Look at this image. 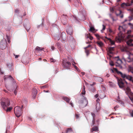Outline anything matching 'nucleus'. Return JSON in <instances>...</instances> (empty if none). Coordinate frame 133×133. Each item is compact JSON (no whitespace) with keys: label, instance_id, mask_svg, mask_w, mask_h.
Returning a JSON list of instances; mask_svg holds the SVG:
<instances>
[{"label":"nucleus","instance_id":"nucleus-1","mask_svg":"<svg viewBox=\"0 0 133 133\" xmlns=\"http://www.w3.org/2000/svg\"><path fill=\"white\" fill-rule=\"evenodd\" d=\"M127 28V25H124L122 26H119L118 30L119 32L115 38L116 41L117 43H120L123 41L125 37L124 33Z\"/></svg>","mask_w":133,"mask_h":133},{"label":"nucleus","instance_id":"nucleus-2","mask_svg":"<svg viewBox=\"0 0 133 133\" xmlns=\"http://www.w3.org/2000/svg\"><path fill=\"white\" fill-rule=\"evenodd\" d=\"M23 107V105H22L21 108H20L18 106L16 107L15 108L14 112L17 117H19L21 115L22 113V109Z\"/></svg>","mask_w":133,"mask_h":133},{"label":"nucleus","instance_id":"nucleus-3","mask_svg":"<svg viewBox=\"0 0 133 133\" xmlns=\"http://www.w3.org/2000/svg\"><path fill=\"white\" fill-rule=\"evenodd\" d=\"M115 70L117 73L120 74L121 76L123 78H126L129 80H130L132 78V76L128 75H127L125 74H123L122 72L118 71L117 69L115 68Z\"/></svg>","mask_w":133,"mask_h":133},{"label":"nucleus","instance_id":"nucleus-4","mask_svg":"<svg viewBox=\"0 0 133 133\" xmlns=\"http://www.w3.org/2000/svg\"><path fill=\"white\" fill-rule=\"evenodd\" d=\"M79 106L80 107L84 108L86 107L88 104V101L84 97L79 101Z\"/></svg>","mask_w":133,"mask_h":133},{"label":"nucleus","instance_id":"nucleus-5","mask_svg":"<svg viewBox=\"0 0 133 133\" xmlns=\"http://www.w3.org/2000/svg\"><path fill=\"white\" fill-rule=\"evenodd\" d=\"M1 104L3 108L5 109V108L7 107L10 105L9 100L8 99H5L4 102H1Z\"/></svg>","mask_w":133,"mask_h":133},{"label":"nucleus","instance_id":"nucleus-6","mask_svg":"<svg viewBox=\"0 0 133 133\" xmlns=\"http://www.w3.org/2000/svg\"><path fill=\"white\" fill-rule=\"evenodd\" d=\"M64 67L66 69H69L71 65V63L66 60H63L62 62Z\"/></svg>","mask_w":133,"mask_h":133},{"label":"nucleus","instance_id":"nucleus-7","mask_svg":"<svg viewBox=\"0 0 133 133\" xmlns=\"http://www.w3.org/2000/svg\"><path fill=\"white\" fill-rule=\"evenodd\" d=\"M70 39L71 40L70 42V45L72 48H73L76 44V41L75 39H74L73 37L71 36H70Z\"/></svg>","mask_w":133,"mask_h":133},{"label":"nucleus","instance_id":"nucleus-8","mask_svg":"<svg viewBox=\"0 0 133 133\" xmlns=\"http://www.w3.org/2000/svg\"><path fill=\"white\" fill-rule=\"evenodd\" d=\"M115 58L116 60L117 61L116 63H117V64L116 65V66H118L119 67H121L122 66L121 64L122 63V62L121 60L119 59V56L116 57H115Z\"/></svg>","mask_w":133,"mask_h":133},{"label":"nucleus","instance_id":"nucleus-9","mask_svg":"<svg viewBox=\"0 0 133 133\" xmlns=\"http://www.w3.org/2000/svg\"><path fill=\"white\" fill-rule=\"evenodd\" d=\"M118 84L120 88H122L124 87V83L121 79H118Z\"/></svg>","mask_w":133,"mask_h":133},{"label":"nucleus","instance_id":"nucleus-10","mask_svg":"<svg viewBox=\"0 0 133 133\" xmlns=\"http://www.w3.org/2000/svg\"><path fill=\"white\" fill-rule=\"evenodd\" d=\"M66 31L68 34L71 35L73 32L72 29V27L70 26L68 27Z\"/></svg>","mask_w":133,"mask_h":133},{"label":"nucleus","instance_id":"nucleus-11","mask_svg":"<svg viewBox=\"0 0 133 133\" xmlns=\"http://www.w3.org/2000/svg\"><path fill=\"white\" fill-rule=\"evenodd\" d=\"M3 41L0 42V47L2 49H5L6 46V42H4V43H3Z\"/></svg>","mask_w":133,"mask_h":133},{"label":"nucleus","instance_id":"nucleus-12","mask_svg":"<svg viewBox=\"0 0 133 133\" xmlns=\"http://www.w3.org/2000/svg\"><path fill=\"white\" fill-rule=\"evenodd\" d=\"M100 101V99L99 98H98L96 100V101L97 102L96 106V109L97 111L100 108V104L98 103V102Z\"/></svg>","mask_w":133,"mask_h":133},{"label":"nucleus","instance_id":"nucleus-13","mask_svg":"<svg viewBox=\"0 0 133 133\" xmlns=\"http://www.w3.org/2000/svg\"><path fill=\"white\" fill-rule=\"evenodd\" d=\"M116 15L119 16L121 18H122L123 17V15L122 14V11L121 10H118L117 11Z\"/></svg>","mask_w":133,"mask_h":133},{"label":"nucleus","instance_id":"nucleus-14","mask_svg":"<svg viewBox=\"0 0 133 133\" xmlns=\"http://www.w3.org/2000/svg\"><path fill=\"white\" fill-rule=\"evenodd\" d=\"M130 54L131 53L130 52H129V54L128 57L127 59V61L129 62H133V57L132 58L130 57Z\"/></svg>","mask_w":133,"mask_h":133},{"label":"nucleus","instance_id":"nucleus-15","mask_svg":"<svg viewBox=\"0 0 133 133\" xmlns=\"http://www.w3.org/2000/svg\"><path fill=\"white\" fill-rule=\"evenodd\" d=\"M96 44L99 46L101 48H102L104 46L103 43L101 41H97L96 42Z\"/></svg>","mask_w":133,"mask_h":133},{"label":"nucleus","instance_id":"nucleus-16","mask_svg":"<svg viewBox=\"0 0 133 133\" xmlns=\"http://www.w3.org/2000/svg\"><path fill=\"white\" fill-rule=\"evenodd\" d=\"M133 40L130 39L127 42V44L129 46H133V44L131 43L132 42Z\"/></svg>","mask_w":133,"mask_h":133},{"label":"nucleus","instance_id":"nucleus-17","mask_svg":"<svg viewBox=\"0 0 133 133\" xmlns=\"http://www.w3.org/2000/svg\"><path fill=\"white\" fill-rule=\"evenodd\" d=\"M121 50L122 51H125L128 52H129L128 51V48L126 46H123L121 48Z\"/></svg>","mask_w":133,"mask_h":133},{"label":"nucleus","instance_id":"nucleus-18","mask_svg":"<svg viewBox=\"0 0 133 133\" xmlns=\"http://www.w3.org/2000/svg\"><path fill=\"white\" fill-rule=\"evenodd\" d=\"M9 78L11 80L14 82V81L13 78L11 77V75L5 76L4 77V80H5Z\"/></svg>","mask_w":133,"mask_h":133},{"label":"nucleus","instance_id":"nucleus-19","mask_svg":"<svg viewBox=\"0 0 133 133\" xmlns=\"http://www.w3.org/2000/svg\"><path fill=\"white\" fill-rule=\"evenodd\" d=\"M43 48H41L38 46H37L35 49V51H41L44 49Z\"/></svg>","mask_w":133,"mask_h":133},{"label":"nucleus","instance_id":"nucleus-20","mask_svg":"<svg viewBox=\"0 0 133 133\" xmlns=\"http://www.w3.org/2000/svg\"><path fill=\"white\" fill-rule=\"evenodd\" d=\"M98 131V127L96 126L94 127H92L91 130V132H92L94 131Z\"/></svg>","mask_w":133,"mask_h":133},{"label":"nucleus","instance_id":"nucleus-21","mask_svg":"<svg viewBox=\"0 0 133 133\" xmlns=\"http://www.w3.org/2000/svg\"><path fill=\"white\" fill-rule=\"evenodd\" d=\"M114 47H110L109 48L108 53L110 54H113V51L114 50Z\"/></svg>","mask_w":133,"mask_h":133},{"label":"nucleus","instance_id":"nucleus-22","mask_svg":"<svg viewBox=\"0 0 133 133\" xmlns=\"http://www.w3.org/2000/svg\"><path fill=\"white\" fill-rule=\"evenodd\" d=\"M61 21L63 24H66L67 23L66 17L65 18H63Z\"/></svg>","mask_w":133,"mask_h":133},{"label":"nucleus","instance_id":"nucleus-23","mask_svg":"<svg viewBox=\"0 0 133 133\" xmlns=\"http://www.w3.org/2000/svg\"><path fill=\"white\" fill-rule=\"evenodd\" d=\"M86 37L87 38H89L91 40H92L93 39V37L91 36L90 34H86Z\"/></svg>","mask_w":133,"mask_h":133},{"label":"nucleus","instance_id":"nucleus-24","mask_svg":"<svg viewBox=\"0 0 133 133\" xmlns=\"http://www.w3.org/2000/svg\"><path fill=\"white\" fill-rule=\"evenodd\" d=\"M63 99L67 102H70V99L67 97H63Z\"/></svg>","mask_w":133,"mask_h":133},{"label":"nucleus","instance_id":"nucleus-25","mask_svg":"<svg viewBox=\"0 0 133 133\" xmlns=\"http://www.w3.org/2000/svg\"><path fill=\"white\" fill-rule=\"evenodd\" d=\"M107 39H108V40L110 42L111 45H114L115 44V42L114 41L112 40L110 38H108L107 37H105Z\"/></svg>","mask_w":133,"mask_h":133},{"label":"nucleus","instance_id":"nucleus-26","mask_svg":"<svg viewBox=\"0 0 133 133\" xmlns=\"http://www.w3.org/2000/svg\"><path fill=\"white\" fill-rule=\"evenodd\" d=\"M130 90V88L128 87H127L126 88V91L125 92L127 94H128Z\"/></svg>","mask_w":133,"mask_h":133},{"label":"nucleus","instance_id":"nucleus-27","mask_svg":"<svg viewBox=\"0 0 133 133\" xmlns=\"http://www.w3.org/2000/svg\"><path fill=\"white\" fill-rule=\"evenodd\" d=\"M72 131V129L71 128H67L65 131V133H67L69 132H71Z\"/></svg>","mask_w":133,"mask_h":133},{"label":"nucleus","instance_id":"nucleus-28","mask_svg":"<svg viewBox=\"0 0 133 133\" xmlns=\"http://www.w3.org/2000/svg\"><path fill=\"white\" fill-rule=\"evenodd\" d=\"M25 27L27 31H28L30 28V26L29 24L27 25L26 26H25Z\"/></svg>","mask_w":133,"mask_h":133},{"label":"nucleus","instance_id":"nucleus-29","mask_svg":"<svg viewBox=\"0 0 133 133\" xmlns=\"http://www.w3.org/2000/svg\"><path fill=\"white\" fill-rule=\"evenodd\" d=\"M12 109V107L7 108L6 111V112H10L11 110Z\"/></svg>","mask_w":133,"mask_h":133},{"label":"nucleus","instance_id":"nucleus-30","mask_svg":"<svg viewBox=\"0 0 133 133\" xmlns=\"http://www.w3.org/2000/svg\"><path fill=\"white\" fill-rule=\"evenodd\" d=\"M109 85L111 87H113L114 86L115 84L112 82H109Z\"/></svg>","mask_w":133,"mask_h":133},{"label":"nucleus","instance_id":"nucleus-31","mask_svg":"<svg viewBox=\"0 0 133 133\" xmlns=\"http://www.w3.org/2000/svg\"><path fill=\"white\" fill-rule=\"evenodd\" d=\"M133 37V36L132 35H131L129 34L128 35L127 37V38L128 39H129L130 38L132 37Z\"/></svg>","mask_w":133,"mask_h":133},{"label":"nucleus","instance_id":"nucleus-32","mask_svg":"<svg viewBox=\"0 0 133 133\" xmlns=\"http://www.w3.org/2000/svg\"><path fill=\"white\" fill-rule=\"evenodd\" d=\"M128 25L130 26V28L133 29V24L129 23Z\"/></svg>","mask_w":133,"mask_h":133},{"label":"nucleus","instance_id":"nucleus-33","mask_svg":"<svg viewBox=\"0 0 133 133\" xmlns=\"http://www.w3.org/2000/svg\"><path fill=\"white\" fill-rule=\"evenodd\" d=\"M109 64L111 66H113L114 65V62L112 61H110L109 62Z\"/></svg>","mask_w":133,"mask_h":133},{"label":"nucleus","instance_id":"nucleus-34","mask_svg":"<svg viewBox=\"0 0 133 133\" xmlns=\"http://www.w3.org/2000/svg\"><path fill=\"white\" fill-rule=\"evenodd\" d=\"M95 30V29L94 27H90V30L91 32H92L93 31H94Z\"/></svg>","mask_w":133,"mask_h":133},{"label":"nucleus","instance_id":"nucleus-35","mask_svg":"<svg viewBox=\"0 0 133 133\" xmlns=\"http://www.w3.org/2000/svg\"><path fill=\"white\" fill-rule=\"evenodd\" d=\"M50 60L51 62H55L56 61V60L53 59L52 58H51L50 59Z\"/></svg>","mask_w":133,"mask_h":133},{"label":"nucleus","instance_id":"nucleus-36","mask_svg":"<svg viewBox=\"0 0 133 133\" xmlns=\"http://www.w3.org/2000/svg\"><path fill=\"white\" fill-rule=\"evenodd\" d=\"M91 91L94 92H95L96 91V89L94 88H92L91 89Z\"/></svg>","mask_w":133,"mask_h":133},{"label":"nucleus","instance_id":"nucleus-37","mask_svg":"<svg viewBox=\"0 0 133 133\" xmlns=\"http://www.w3.org/2000/svg\"><path fill=\"white\" fill-rule=\"evenodd\" d=\"M85 52L87 54V56H88V55L89 54V51L88 50L85 49Z\"/></svg>","mask_w":133,"mask_h":133},{"label":"nucleus","instance_id":"nucleus-38","mask_svg":"<svg viewBox=\"0 0 133 133\" xmlns=\"http://www.w3.org/2000/svg\"><path fill=\"white\" fill-rule=\"evenodd\" d=\"M34 91H35L34 93V96L35 97L37 94V90H36L35 89L34 90Z\"/></svg>","mask_w":133,"mask_h":133},{"label":"nucleus","instance_id":"nucleus-39","mask_svg":"<svg viewBox=\"0 0 133 133\" xmlns=\"http://www.w3.org/2000/svg\"><path fill=\"white\" fill-rule=\"evenodd\" d=\"M103 29H102L101 30V31H102L104 30L105 29V25H103Z\"/></svg>","mask_w":133,"mask_h":133},{"label":"nucleus","instance_id":"nucleus-40","mask_svg":"<svg viewBox=\"0 0 133 133\" xmlns=\"http://www.w3.org/2000/svg\"><path fill=\"white\" fill-rule=\"evenodd\" d=\"M85 92H85V90L84 91V90L83 89V91L81 93L82 95H85Z\"/></svg>","mask_w":133,"mask_h":133},{"label":"nucleus","instance_id":"nucleus-41","mask_svg":"<svg viewBox=\"0 0 133 133\" xmlns=\"http://www.w3.org/2000/svg\"><path fill=\"white\" fill-rule=\"evenodd\" d=\"M91 115H92V116L93 117V118H95V114H94V113L93 112H91Z\"/></svg>","mask_w":133,"mask_h":133},{"label":"nucleus","instance_id":"nucleus-42","mask_svg":"<svg viewBox=\"0 0 133 133\" xmlns=\"http://www.w3.org/2000/svg\"><path fill=\"white\" fill-rule=\"evenodd\" d=\"M75 117L76 119H78L79 117V116L78 114H75Z\"/></svg>","mask_w":133,"mask_h":133},{"label":"nucleus","instance_id":"nucleus-43","mask_svg":"<svg viewBox=\"0 0 133 133\" xmlns=\"http://www.w3.org/2000/svg\"><path fill=\"white\" fill-rule=\"evenodd\" d=\"M109 15H110V17L111 18V19L113 20V21H114V20L113 17L111 16V15L110 14Z\"/></svg>","mask_w":133,"mask_h":133},{"label":"nucleus","instance_id":"nucleus-44","mask_svg":"<svg viewBox=\"0 0 133 133\" xmlns=\"http://www.w3.org/2000/svg\"><path fill=\"white\" fill-rule=\"evenodd\" d=\"M131 31L130 30H128L127 31V33L128 34H130L131 32Z\"/></svg>","mask_w":133,"mask_h":133},{"label":"nucleus","instance_id":"nucleus-45","mask_svg":"<svg viewBox=\"0 0 133 133\" xmlns=\"http://www.w3.org/2000/svg\"><path fill=\"white\" fill-rule=\"evenodd\" d=\"M91 46V45H88V46H87V47H85V48H84V49H87V48H89V47H90V46Z\"/></svg>","mask_w":133,"mask_h":133},{"label":"nucleus","instance_id":"nucleus-46","mask_svg":"<svg viewBox=\"0 0 133 133\" xmlns=\"http://www.w3.org/2000/svg\"><path fill=\"white\" fill-rule=\"evenodd\" d=\"M57 45H58V48L59 49V50H60V48H61V46H60V44L59 43H58L57 44Z\"/></svg>","mask_w":133,"mask_h":133},{"label":"nucleus","instance_id":"nucleus-47","mask_svg":"<svg viewBox=\"0 0 133 133\" xmlns=\"http://www.w3.org/2000/svg\"><path fill=\"white\" fill-rule=\"evenodd\" d=\"M95 122V118H93V120L92 121V123H93V125L94 124Z\"/></svg>","mask_w":133,"mask_h":133},{"label":"nucleus","instance_id":"nucleus-48","mask_svg":"<svg viewBox=\"0 0 133 133\" xmlns=\"http://www.w3.org/2000/svg\"><path fill=\"white\" fill-rule=\"evenodd\" d=\"M51 49L52 50H54V49L55 48V47H54V46H51Z\"/></svg>","mask_w":133,"mask_h":133},{"label":"nucleus","instance_id":"nucleus-49","mask_svg":"<svg viewBox=\"0 0 133 133\" xmlns=\"http://www.w3.org/2000/svg\"><path fill=\"white\" fill-rule=\"evenodd\" d=\"M96 84V83L95 82H93V83L92 84H90V85H91V86H92L93 85H95Z\"/></svg>","mask_w":133,"mask_h":133},{"label":"nucleus","instance_id":"nucleus-50","mask_svg":"<svg viewBox=\"0 0 133 133\" xmlns=\"http://www.w3.org/2000/svg\"><path fill=\"white\" fill-rule=\"evenodd\" d=\"M47 87V86H46V85H44V86H42L41 87V88H42V89H44V88H46Z\"/></svg>","mask_w":133,"mask_h":133},{"label":"nucleus","instance_id":"nucleus-51","mask_svg":"<svg viewBox=\"0 0 133 133\" xmlns=\"http://www.w3.org/2000/svg\"><path fill=\"white\" fill-rule=\"evenodd\" d=\"M133 3V0H131V3L129 4V6L131 5H132Z\"/></svg>","mask_w":133,"mask_h":133},{"label":"nucleus","instance_id":"nucleus-52","mask_svg":"<svg viewBox=\"0 0 133 133\" xmlns=\"http://www.w3.org/2000/svg\"><path fill=\"white\" fill-rule=\"evenodd\" d=\"M15 58H17L19 56V55H15Z\"/></svg>","mask_w":133,"mask_h":133},{"label":"nucleus","instance_id":"nucleus-53","mask_svg":"<svg viewBox=\"0 0 133 133\" xmlns=\"http://www.w3.org/2000/svg\"><path fill=\"white\" fill-rule=\"evenodd\" d=\"M18 11H19V10L18 9H17L15 10V12L16 13H18Z\"/></svg>","mask_w":133,"mask_h":133},{"label":"nucleus","instance_id":"nucleus-54","mask_svg":"<svg viewBox=\"0 0 133 133\" xmlns=\"http://www.w3.org/2000/svg\"><path fill=\"white\" fill-rule=\"evenodd\" d=\"M131 115L132 117H133V111H132L131 112Z\"/></svg>","mask_w":133,"mask_h":133},{"label":"nucleus","instance_id":"nucleus-55","mask_svg":"<svg viewBox=\"0 0 133 133\" xmlns=\"http://www.w3.org/2000/svg\"><path fill=\"white\" fill-rule=\"evenodd\" d=\"M98 97V94H96L95 95V97L96 98H97Z\"/></svg>","mask_w":133,"mask_h":133},{"label":"nucleus","instance_id":"nucleus-56","mask_svg":"<svg viewBox=\"0 0 133 133\" xmlns=\"http://www.w3.org/2000/svg\"><path fill=\"white\" fill-rule=\"evenodd\" d=\"M95 35L96 36L97 38H99V35H98V34H96Z\"/></svg>","mask_w":133,"mask_h":133},{"label":"nucleus","instance_id":"nucleus-57","mask_svg":"<svg viewBox=\"0 0 133 133\" xmlns=\"http://www.w3.org/2000/svg\"><path fill=\"white\" fill-rule=\"evenodd\" d=\"M14 93L15 95H16L17 93V91H16V90H15L14 92Z\"/></svg>","mask_w":133,"mask_h":133},{"label":"nucleus","instance_id":"nucleus-58","mask_svg":"<svg viewBox=\"0 0 133 133\" xmlns=\"http://www.w3.org/2000/svg\"><path fill=\"white\" fill-rule=\"evenodd\" d=\"M117 108H118V107H117V106H115L114 107V109L115 110H116V109Z\"/></svg>","mask_w":133,"mask_h":133},{"label":"nucleus","instance_id":"nucleus-59","mask_svg":"<svg viewBox=\"0 0 133 133\" xmlns=\"http://www.w3.org/2000/svg\"><path fill=\"white\" fill-rule=\"evenodd\" d=\"M70 105H71V106L72 107H73V104L72 103H70V104H69Z\"/></svg>","mask_w":133,"mask_h":133},{"label":"nucleus","instance_id":"nucleus-60","mask_svg":"<svg viewBox=\"0 0 133 133\" xmlns=\"http://www.w3.org/2000/svg\"><path fill=\"white\" fill-rule=\"evenodd\" d=\"M44 91L45 92H49V91L48 90H44Z\"/></svg>","mask_w":133,"mask_h":133},{"label":"nucleus","instance_id":"nucleus-61","mask_svg":"<svg viewBox=\"0 0 133 133\" xmlns=\"http://www.w3.org/2000/svg\"><path fill=\"white\" fill-rule=\"evenodd\" d=\"M132 78H133L132 77V78L131 79V80H129L130 81H131L133 83V79H132Z\"/></svg>","mask_w":133,"mask_h":133},{"label":"nucleus","instance_id":"nucleus-62","mask_svg":"<svg viewBox=\"0 0 133 133\" xmlns=\"http://www.w3.org/2000/svg\"><path fill=\"white\" fill-rule=\"evenodd\" d=\"M109 31L111 33V32H112V31L110 29L109 30Z\"/></svg>","mask_w":133,"mask_h":133},{"label":"nucleus","instance_id":"nucleus-63","mask_svg":"<svg viewBox=\"0 0 133 133\" xmlns=\"http://www.w3.org/2000/svg\"><path fill=\"white\" fill-rule=\"evenodd\" d=\"M81 74L83 75L85 74V73L84 72H81Z\"/></svg>","mask_w":133,"mask_h":133},{"label":"nucleus","instance_id":"nucleus-64","mask_svg":"<svg viewBox=\"0 0 133 133\" xmlns=\"http://www.w3.org/2000/svg\"><path fill=\"white\" fill-rule=\"evenodd\" d=\"M83 89L84 90H85V87L84 85L83 87Z\"/></svg>","mask_w":133,"mask_h":133}]
</instances>
